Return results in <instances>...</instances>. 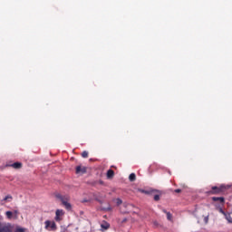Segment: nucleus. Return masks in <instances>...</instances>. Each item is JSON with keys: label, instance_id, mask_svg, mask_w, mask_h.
Instances as JSON below:
<instances>
[{"label": "nucleus", "instance_id": "obj_1", "mask_svg": "<svg viewBox=\"0 0 232 232\" xmlns=\"http://www.w3.org/2000/svg\"><path fill=\"white\" fill-rule=\"evenodd\" d=\"M194 215L199 224H208L209 222V210L208 207L197 208Z\"/></svg>", "mask_w": 232, "mask_h": 232}, {"label": "nucleus", "instance_id": "obj_2", "mask_svg": "<svg viewBox=\"0 0 232 232\" xmlns=\"http://www.w3.org/2000/svg\"><path fill=\"white\" fill-rule=\"evenodd\" d=\"M55 197L62 201V204L64 206L65 209H68V211L72 209V204H70V196L56 194Z\"/></svg>", "mask_w": 232, "mask_h": 232}, {"label": "nucleus", "instance_id": "obj_3", "mask_svg": "<svg viewBox=\"0 0 232 232\" xmlns=\"http://www.w3.org/2000/svg\"><path fill=\"white\" fill-rule=\"evenodd\" d=\"M44 224L45 229H47L48 231H55V229H57V225L54 221L46 220Z\"/></svg>", "mask_w": 232, "mask_h": 232}, {"label": "nucleus", "instance_id": "obj_4", "mask_svg": "<svg viewBox=\"0 0 232 232\" xmlns=\"http://www.w3.org/2000/svg\"><path fill=\"white\" fill-rule=\"evenodd\" d=\"M86 171H87V169L84 166L79 165L75 169L76 175H84V173H86Z\"/></svg>", "mask_w": 232, "mask_h": 232}, {"label": "nucleus", "instance_id": "obj_5", "mask_svg": "<svg viewBox=\"0 0 232 232\" xmlns=\"http://www.w3.org/2000/svg\"><path fill=\"white\" fill-rule=\"evenodd\" d=\"M63 215H64V210H63V209H57V210L55 211V218H54V219L56 220V222H61V220H62L61 217H63Z\"/></svg>", "mask_w": 232, "mask_h": 232}, {"label": "nucleus", "instance_id": "obj_6", "mask_svg": "<svg viewBox=\"0 0 232 232\" xmlns=\"http://www.w3.org/2000/svg\"><path fill=\"white\" fill-rule=\"evenodd\" d=\"M219 213H222V215H224L226 220H227V222L232 224V212L227 214L225 211H223L222 208H219Z\"/></svg>", "mask_w": 232, "mask_h": 232}, {"label": "nucleus", "instance_id": "obj_7", "mask_svg": "<svg viewBox=\"0 0 232 232\" xmlns=\"http://www.w3.org/2000/svg\"><path fill=\"white\" fill-rule=\"evenodd\" d=\"M111 225L110 223H108L107 221L103 220L101 224V229L100 231L104 232V231H108V229H110Z\"/></svg>", "mask_w": 232, "mask_h": 232}, {"label": "nucleus", "instance_id": "obj_8", "mask_svg": "<svg viewBox=\"0 0 232 232\" xmlns=\"http://www.w3.org/2000/svg\"><path fill=\"white\" fill-rule=\"evenodd\" d=\"M0 232H12V228L9 226L0 223Z\"/></svg>", "mask_w": 232, "mask_h": 232}, {"label": "nucleus", "instance_id": "obj_9", "mask_svg": "<svg viewBox=\"0 0 232 232\" xmlns=\"http://www.w3.org/2000/svg\"><path fill=\"white\" fill-rule=\"evenodd\" d=\"M221 191H222V188H220L215 186V187H212V191H210V193H211L212 195H215V194H217V193H220Z\"/></svg>", "mask_w": 232, "mask_h": 232}, {"label": "nucleus", "instance_id": "obj_10", "mask_svg": "<svg viewBox=\"0 0 232 232\" xmlns=\"http://www.w3.org/2000/svg\"><path fill=\"white\" fill-rule=\"evenodd\" d=\"M212 200L214 202H219V204H224V198L223 197H213Z\"/></svg>", "mask_w": 232, "mask_h": 232}, {"label": "nucleus", "instance_id": "obj_11", "mask_svg": "<svg viewBox=\"0 0 232 232\" xmlns=\"http://www.w3.org/2000/svg\"><path fill=\"white\" fill-rule=\"evenodd\" d=\"M11 166H12V168H14V169H21V168H23V163L14 162Z\"/></svg>", "mask_w": 232, "mask_h": 232}, {"label": "nucleus", "instance_id": "obj_12", "mask_svg": "<svg viewBox=\"0 0 232 232\" xmlns=\"http://www.w3.org/2000/svg\"><path fill=\"white\" fill-rule=\"evenodd\" d=\"M114 175H115V172L113 171V169H109L107 171V178L108 179H113Z\"/></svg>", "mask_w": 232, "mask_h": 232}, {"label": "nucleus", "instance_id": "obj_13", "mask_svg": "<svg viewBox=\"0 0 232 232\" xmlns=\"http://www.w3.org/2000/svg\"><path fill=\"white\" fill-rule=\"evenodd\" d=\"M136 179H137V176L135 175V173L130 174V176H129V180H130V182H135Z\"/></svg>", "mask_w": 232, "mask_h": 232}, {"label": "nucleus", "instance_id": "obj_14", "mask_svg": "<svg viewBox=\"0 0 232 232\" xmlns=\"http://www.w3.org/2000/svg\"><path fill=\"white\" fill-rule=\"evenodd\" d=\"M163 213L167 215V218L171 221L173 220V215H171L169 212H168L166 209H163Z\"/></svg>", "mask_w": 232, "mask_h": 232}, {"label": "nucleus", "instance_id": "obj_15", "mask_svg": "<svg viewBox=\"0 0 232 232\" xmlns=\"http://www.w3.org/2000/svg\"><path fill=\"white\" fill-rule=\"evenodd\" d=\"M13 215H14V212H12V211H6L5 212V216L7 217V218H12V217H13Z\"/></svg>", "mask_w": 232, "mask_h": 232}, {"label": "nucleus", "instance_id": "obj_16", "mask_svg": "<svg viewBox=\"0 0 232 232\" xmlns=\"http://www.w3.org/2000/svg\"><path fill=\"white\" fill-rule=\"evenodd\" d=\"M82 157L83 159H88V151L84 150L82 153Z\"/></svg>", "mask_w": 232, "mask_h": 232}, {"label": "nucleus", "instance_id": "obj_17", "mask_svg": "<svg viewBox=\"0 0 232 232\" xmlns=\"http://www.w3.org/2000/svg\"><path fill=\"white\" fill-rule=\"evenodd\" d=\"M154 200L158 202V200H160V196L159 194L154 195Z\"/></svg>", "mask_w": 232, "mask_h": 232}, {"label": "nucleus", "instance_id": "obj_18", "mask_svg": "<svg viewBox=\"0 0 232 232\" xmlns=\"http://www.w3.org/2000/svg\"><path fill=\"white\" fill-rule=\"evenodd\" d=\"M102 210V211H111V207L109 205L108 208H103Z\"/></svg>", "mask_w": 232, "mask_h": 232}, {"label": "nucleus", "instance_id": "obj_19", "mask_svg": "<svg viewBox=\"0 0 232 232\" xmlns=\"http://www.w3.org/2000/svg\"><path fill=\"white\" fill-rule=\"evenodd\" d=\"M121 204H122V200L121 198H118L117 199V205L121 206Z\"/></svg>", "mask_w": 232, "mask_h": 232}, {"label": "nucleus", "instance_id": "obj_20", "mask_svg": "<svg viewBox=\"0 0 232 232\" xmlns=\"http://www.w3.org/2000/svg\"><path fill=\"white\" fill-rule=\"evenodd\" d=\"M8 198L12 199V196L8 195V196H5L4 200H8Z\"/></svg>", "mask_w": 232, "mask_h": 232}, {"label": "nucleus", "instance_id": "obj_21", "mask_svg": "<svg viewBox=\"0 0 232 232\" xmlns=\"http://www.w3.org/2000/svg\"><path fill=\"white\" fill-rule=\"evenodd\" d=\"M174 191H175V193H182V189H180V188L175 189Z\"/></svg>", "mask_w": 232, "mask_h": 232}, {"label": "nucleus", "instance_id": "obj_22", "mask_svg": "<svg viewBox=\"0 0 232 232\" xmlns=\"http://www.w3.org/2000/svg\"><path fill=\"white\" fill-rule=\"evenodd\" d=\"M16 232H24V228H17Z\"/></svg>", "mask_w": 232, "mask_h": 232}, {"label": "nucleus", "instance_id": "obj_23", "mask_svg": "<svg viewBox=\"0 0 232 232\" xmlns=\"http://www.w3.org/2000/svg\"><path fill=\"white\" fill-rule=\"evenodd\" d=\"M142 193H145L146 195H149L150 192L148 190H141Z\"/></svg>", "mask_w": 232, "mask_h": 232}, {"label": "nucleus", "instance_id": "obj_24", "mask_svg": "<svg viewBox=\"0 0 232 232\" xmlns=\"http://www.w3.org/2000/svg\"><path fill=\"white\" fill-rule=\"evenodd\" d=\"M14 215H19V211H17V210H14Z\"/></svg>", "mask_w": 232, "mask_h": 232}, {"label": "nucleus", "instance_id": "obj_25", "mask_svg": "<svg viewBox=\"0 0 232 232\" xmlns=\"http://www.w3.org/2000/svg\"><path fill=\"white\" fill-rule=\"evenodd\" d=\"M98 202H99L100 204H102V200H98Z\"/></svg>", "mask_w": 232, "mask_h": 232}, {"label": "nucleus", "instance_id": "obj_26", "mask_svg": "<svg viewBox=\"0 0 232 232\" xmlns=\"http://www.w3.org/2000/svg\"><path fill=\"white\" fill-rule=\"evenodd\" d=\"M123 222H126V219H123Z\"/></svg>", "mask_w": 232, "mask_h": 232}]
</instances>
